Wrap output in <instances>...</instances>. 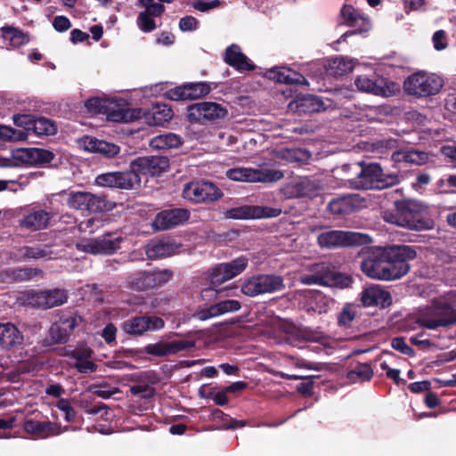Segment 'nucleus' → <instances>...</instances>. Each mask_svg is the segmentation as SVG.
<instances>
[{
	"label": "nucleus",
	"mask_w": 456,
	"mask_h": 456,
	"mask_svg": "<svg viewBox=\"0 0 456 456\" xmlns=\"http://www.w3.org/2000/svg\"><path fill=\"white\" fill-rule=\"evenodd\" d=\"M88 113L105 114L107 119L112 122L128 123L141 118L142 110L128 108L123 104L110 101L104 97H90L85 102Z\"/></svg>",
	"instance_id": "1"
},
{
	"label": "nucleus",
	"mask_w": 456,
	"mask_h": 456,
	"mask_svg": "<svg viewBox=\"0 0 456 456\" xmlns=\"http://www.w3.org/2000/svg\"><path fill=\"white\" fill-rule=\"evenodd\" d=\"M417 257L416 250L411 246L393 245L387 247L386 281L399 280L411 269L409 261Z\"/></svg>",
	"instance_id": "2"
},
{
	"label": "nucleus",
	"mask_w": 456,
	"mask_h": 456,
	"mask_svg": "<svg viewBox=\"0 0 456 456\" xmlns=\"http://www.w3.org/2000/svg\"><path fill=\"white\" fill-rule=\"evenodd\" d=\"M357 165L361 167L354 182L357 189L382 190L396 185L400 182L397 175H384L379 163L359 162Z\"/></svg>",
	"instance_id": "3"
},
{
	"label": "nucleus",
	"mask_w": 456,
	"mask_h": 456,
	"mask_svg": "<svg viewBox=\"0 0 456 456\" xmlns=\"http://www.w3.org/2000/svg\"><path fill=\"white\" fill-rule=\"evenodd\" d=\"M395 213L392 223L411 230L428 229L424 220L425 205L414 200H403L395 202Z\"/></svg>",
	"instance_id": "4"
},
{
	"label": "nucleus",
	"mask_w": 456,
	"mask_h": 456,
	"mask_svg": "<svg viewBox=\"0 0 456 456\" xmlns=\"http://www.w3.org/2000/svg\"><path fill=\"white\" fill-rule=\"evenodd\" d=\"M301 281L307 285L347 288L352 284L353 279L338 272L330 263L323 262L314 265L310 273L301 276Z\"/></svg>",
	"instance_id": "5"
},
{
	"label": "nucleus",
	"mask_w": 456,
	"mask_h": 456,
	"mask_svg": "<svg viewBox=\"0 0 456 456\" xmlns=\"http://www.w3.org/2000/svg\"><path fill=\"white\" fill-rule=\"evenodd\" d=\"M371 240L365 233L342 230H329L317 236V243L322 248L367 245Z\"/></svg>",
	"instance_id": "6"
},
{
	"label": "nucleus",
	"mask_w": 456,
	"mask_h": 456,
	"mask_svg": "<svg viewBox=\"0 0 456 456\" xmlns=\"http://www.w3.org/2000/svg\"><path fill=\"white\" fill-rule=\"evenodd\" d=\"M174 276L170 269H154L152 271H139L130 274L126 287L135 291H149L165 286Z\"/></svg>",
	"instance_id": "7"
},
{
	"label": "nucleus",
	"mask_w": 456,
	"mask_h": 456,
	"mask_svg": "<svg viewBox=\"0 0 456 456\" xmlns=\"http://www.w3.org/2000/svg\"><path fill=\"white\" fill-rule=\"evenodd\" d=\"M228 116V110L221 103L200 102L186 108V120L191 124L218 123Z\"/></svg>",
	"instance_id": "8"
},
{
	"label": "nucleus",
	"mask_w": 456,
	"mask_h": 456,
	"mask_svg": "<svg viewBox=\"0 0 456 456\" xmlns=\"http://www.w3.org/2000/svg\"><path fill=\"white\" fill-rule=\"evenodd\" d=\"M456 301L452 299L451 294L444 297L432 299V305L429 306V330H435L438 327H448L456 323Z\"/></svg>",
	"instance_id": "9"
},
{
	"label": "nucleus",
	"mask_w": 456,
	"mask_h": 456,
	"mask_svg": "<svg viewBox=\"0 0 456 456\" xmlns=\"http://www.w3.org/2000/svg\"><path fill=\"white\" fill-rule=\"evenodd\" d=\"M362 272L369 278L386 281L384 273L387 259V247H373L362 252Z\"/></svg>",
	"instance_id": "10"
},
{
	"label": "nucleus",
	"mask_w": 456,
	"mask_h": 456,
	"mask_svg": "<svg viewBox=\"0 0 456 456\" xmlns=\"http://www.w3.org/2000/svg\"><path fill=\"white\" fill-rule=\"evenodd\" d=\"M223 196V191L216 184L207 181L191 182L183 190V197L193 203L214 202Z\"/></svg>",
	"instance_id": "11"
},
{
	"label": "nucleus",
	"mask_w": 456,
	"mask_h": 456,
	"mask_svg": "<svg viewBox=\"0 0 456 456\" xmlns=\"http://www.w3.org/2000/svg\"><path fill=\"white\" fill-rule=\"evenodd\" d=\"M68 298L69 295L65 289H53L32 290L28 293L26 300L28 305L33 308L47 310L62 305L68 301Z\"/></svg>",
	"instance_id": "12"
},
{
	"label": "nucleus",
	"mask_w": 456,
	"mask_h": 456,
	"mask_svg": "<svg viewBox=\"0 0 456 456\" xmlns=\"http://www.w3.org/2000/svg\"><path fill=\"white\" fill-rule=\"evenodd\" d=\"M226 176L238 182L246 183H270L281 178L280 171L270 169H257L250 167H233L226 171Z\"/></svg>",
	"instance_id": "13"
},
{
	"label": "nucleus",
	"mask_w": 456,
	"mask_h": 456,
	"mask_svg": "<svg viewBox=\"0 0 456 456\" xmlns=\"http://www.w3.org/2000/svg\"><path fill=\"white\" fill-rule=\"evenodd\" d=\"M248 265V258L240 256L229 262L221 263L211 270L209 280L214 286H218L242 273Z\"/></svg>",
	"instance_id": "14"
},
{
	"label": "nucleus",
	"mask_w": 456,
	"mask_h": 456,
	"mask_svg": "<svg viewBox=\"0 0 456 456\" xmlns=\"http://www.w3.org/2000/svg\"><path fill=\"white\" fill-rule=\"evenodd\" d=\"M340 17L342 24L354 28V29L348 30L344 33L338 42L346 41V37L356 34H362L370 29V20L358 9L354 8L352 4H345L340 10Z\"/></svg>",
	"instance_id": "15"
},
{
	"label": "nucleus",
	"mask_w": 456,
	"mask_h": 456,
	"mask_svg": "<svg viewBox=\"0 0 456 456\" xmlns=\"http://www.w3.org/2000/svg\"><path fill=\"white\" fill-rule=\"evenodd\" d=\"M281 213V209L278 208L242 205L225 210L224 216L230 219L248 220L277 217Z\"/></svg>",
	"instance_id": "16"
},
{
	"label": "nucleus",
	"mask_w": 456,
	"mask_h": 456,
	"mask_svg": "<svg viewBox=\"0 0 456 456\" xmlns=\"http://www.w3.org/2000/svg\"><path fill=\"white\" fill-rule=\"evenodd\" d=\"M165 322L156 315L134 316L122 322L121 328L130 336H142L148 331L163 329Z\"/></svg>",
	"instance_id": "17"
},
{
	"label": "nucleus",
	"mask_w": 456,
	"mask_h": 456,
	"mask_svg": "<svg viewBox=\"0 0 456 456\" xmlns=\"http://www.w3.org/2000/svg\"><path fill=\"white\" fill-rule=\"evenodd\" d=\"M211 92L208 82L185 83L169 89L165 94L171 101H192L206 96Z\"/></svg>",
	"instance_id": "18"
},
{
	"label": "nucleus",
	"mask_w": 456,
	"mask_h": 456,
	"mask_svg": "<svg viewBox=\"0 0 456 456\" xmlns=\"http://www.w3.org/2000/svg\"><path fill=\"white\" fill-rule=\"evenodd\" d=\"M63 355L75 361L71 363V367L79 373L90 374L95 372L98 369V365L92 360L94 351L87 346L65 350Z\"/></svg>",
	"instance_id": "19"
},
{
	"label": "nucleus",
	"mask_w": 456,
	"mask_h": 456,
	"mask_svg": "<svg viewBox=\"0 0 456 456\" xmlns=\"http://www.w3.org/2000/svg\"><path fill=\"white\" fill-rule=\"evenodd\" d=\"M138 175H159L169 167V159L164 156L138 157L131 162Z\"/></svg>",
	"instance_id": "20"
},
{
	"label": "nucleus",
	"mask_w": 456,
	"mask_h": 456,
	"mask_svg": "<svg viewBox=\"0 0 456 456\" xmlns=\"http://www.w3.org/2000/svg\"><path fill=\"white\" fill-rule=\"evenodd\" d=\"M193 339H178L169 342L159 341L154 344H149L144 347V353L150 355L164 357L176 354L181 351H187L195 346Z\"/></svg>",
	"instance_id": "21"
},
{
	"label": "nucleus",
	"mask_w": 456,
	"mask_h": 456,
	"mask_svg": "<svg viewBox=\"0 0 456 456\" xmlns=\"http://www.w3.org/2000/svg\"><path fill=\"white\" fill-rule=\"evenodd\" d=\"M189 218L190 212L186 208H168L157 214L153 226L157 231H166L183 224Z\"/></svg>",
	"instance_id": "22"
},
{
	"label": "nucleus",
	"mask_w": 456,
	"mask_h": 456,
	"mask_svg": "<svg viewBox=\"0 0 456 456\" xmlns=\"http://www.w3.org/2000/svg\"><path fill=\"white\" fill-rule=\"evenodd\" d=\"M122 240L123 238L118 232H106L85 245V251L94 255H110L120 248V242Z\"/></svg>",
	"instance_id": "23"
},
{
	"label": "nucleus",
	"mask_w": 456,
	"mask_h": 456,
	"mask_svg": "<svg viewBox=\"0 0 456 456\" xmlns=\"http://www.w3.org/2000/svg\"><path fill=\"white\" fill-rule=\"evenodd\" d=\"M354 85L361 92L371 94L377 96L387 95V86L386 79L375 73L370 76H358L354 79Z\"/></svg>",
	"instance_id": "24"
},
{
	"label": "nucleus",
	"mask_w": 456,
	"mask_h": 456,
	"mask_svg": "<svg viewBox=\"0 0 456 456\" xmlns=\"http://www.w3.org/2000/svg\"><path fill=\"white\" fill-rule=\"evenodd\" d=\"M265 77L281 84L308 86L307 79L301 73L288 67H273L265 71Z\"/></svg>",
	"instance_id": "25"
},
{
	"label": "nucleus",
	"mask_w": 456,
	"mask_h": 456,
	"mask_svg": "<svg viewBox=\"0 0 456 456\" xmlns=\"http://www.w3.org/2000/svg\"><path fill=\"white\" fill-rule=\"evenodd\" d=\"M14 159L25 164L38 166L52 162L54 154L51 151L40 148H23L17 150Z\"/></svg>",
	"instance_id": "26"
},
{
	"label": "nucleus",
	"mask_w": 456,
	"mask_h": 456,
	"mask_svg": "<svg viewBox=\"0 0 456 456\" xmlns=\"http://www.w3.org/2000/svg\"><path fill=\"white\" fill-rule=\"evenodd\" d=\"M240 302L235 299L221 300L210 306L197 311L193 317L200 321H206L227 313L237 312L240 309Z\"/></svg>",
	"instance_id": "27"
},
{
	"label": "nucleus",
	"mask_w": 456,
	"mask_h": 456,
	"mask_svg": "<svg viewBox=\"0 0 456 456\" xmlns=\"http://www.w3.org/2000/svg\"><path fill=\"white\" fill-rule=\"evenodd\" d=\"M361 301L364 306L386 308L392 304L391 294L380 286H370L361 293Z\"/></svg>",
	"instance_id": "28"
},
{
	"label": "nucleus",
	"mask_w": 456,
	"mask_h": 456,
	"mask_svg": "<svg viewBox=\"0 0 456 456\" xmlns=\"http://www.w3.org/2000/svg\"><path fill=\"white\" fill-rule=\"evenodd\" d=\"M53 251L48 244H33L20 247L12 258L17 262L28 260L50 259Z\"/></svg>",
	"instance_id": "29"
},
{
	"label": "nucleus",
	"mask_w": 456,
	"mask_h": 456,
	"mask_svg": "<svg viewBox=\"0 0 456 456\" xmlns=\"http://www.w3.org/2000/svg\"><path fill=\"white\" fill-rule=\"evenodd\" d=\"M22 332L12 322H0V350L11 351L23 342Z\"/></svg>",
	"instance_id": "30"
},
{
	"label": "nucleus",
	"mask_w": 456,
	"mask_h": 456,
	"mask_svg": "<svg viewBox=\"0 0 456 456\" xmlns=\"http://www.w3.org/2000/svg\"><path fill=\"white\" fill-rule=\"evenodd\" d=\"M224 60L226 64L238 71H252L256 69L254 63L241 52L238 45L232 44L225 49Z\"/></svg>",
	"instance_id": "31"
},
{
	"label": "nucleus",
	"mask_w": 456,
	"mask_h": 456,
	"mask_svg": "<svg viewBox=\"0 0 456 456\" xmlns=\"http://www.w3.org/2000/svg\"><path fill=\"white\" fill-rule=\"evenodd\" d=\"M22 427L26 433L41 439L58 435L60 433L59 426L50 420L39 421L35 419H26L23 422Z\"/></svg>",
	"instance_id": "32"
},
{
	"label": "nucleus",
	"mask_w": 456,
	"mask_h": 456,
	"mask_svg": "<svg viewBox=\"0 0 456 456\" xmlns=\"http://www.w3.org/2000/svg\"><path fill=\"white\" fill-rule=\"evenodd\" d=\"M360 206L359 195L346 194L333 198L328 204V209L333 215L346 216Z\"/></svg>",
	"instance_id": "33"
},
{
	"label": "nucleus",
	"mask_w": 456,
	"mask_h": 456,
	"mask_svg": "<svg viewBox=\"0 0 456 456\" xmlns=\"http://www.w3.org/2000/svg\"><path fill=\"white\" fill-rule=\"evenodd\" d=\"M319 189V184L315 180L305 176L289 184L287 187V191L291 198H312L318 194Z\"/></svg>",
	"instance_id": "34"
},
{
	"label": "nucleus",
	"mask_w": 456,
	"mask_h": 456,
	"mask_svg": "<svg viewBox=\"0 0 456 456\" xmlns=\"http://www.w3.org/2000/svg\"><path fill=\"white\" fill-rule=\"evenodd\" d=\"M178 249V245L169 239L152 240L147 245L146 255L150 259L163 258L172 256Z\"/></svg>",
	"instance_id": "35"
},
{
	"label": "nucleus",
	"mask_w": 456,
	"mask_h": 456,
	"mask_svg": "<svg viewBox=\"0 0 456 456\" xmlns=\"http://www.w3.org/2000/svg\"><path fill=\"white\" fill-rule=\"evenodd\" d=\"M404 92L415 97L428 95V77L425 72H416L409 76L403 83Z\"/></svg>",
	"instance_id": "36"
},
{
	"label": "nucleus",
	"mask_w": 456,
	"mask_h": 456,
	"mask_svg": "<svg viewBox=\"0 0 456 456\" xmlns=\"http://www.w3.org/2000/svg\"><path fill=\"white\" fill-rule=\"evenodd\" d=\"M50 219L49 212L39 209L26 215L20 221V225L31 231L43 230L48 226Z\"/></svg>",
	"instance_id": "37"
},
{
	"label": "nucleus",
	"mask_w": 456,
	"mask_h": 456,
	"mask_svg": "<svg viewBox=\"0 0 456 456\" xmlns=\"http://www.w3.org/2000/svg\"><path fill=\"white\" fill-rule=\"evenodd\" d=\"M85 150L90 152L99 153L104 158L110 159L119 153L120 148L118 145L99 140L96 138H90L85 142Z\"/></svg>",
	"instance_id": "38"
},
{
	"label": "nucleus",
	"mask_w": 456,
	"mask_h": 456,
	"mask_svg": "<svg viewBox=\"0 0 456 456\" xmlns=\"http://www.w3.org/2000/svg\"><path fill=\"white\" fill-rule=\"evenodd\" d=\"M174 116L172 108L165 103H157L146 114V119L151 126H164Z\"/></svg>",
	"instance_id": "39"
},
{
	"label": "nucleus",
	"mask_w": 456,
	"mask_h": 456,
	"mask_svg": "<svg viewBox=\"0 0 456 456\" xmlns=\"http://www.w3.org/2000/svg\"><path fill=\"white\" fill-rule=\"evenodd\" d=\"M296 110L299 113H314L325 110L323 101L316 95L305 94L295 101Z\"/></svg>",
	"instance_id": "40"
},
{
	"label": "nucleus",
	"mask_w": 456,
	"mask_h": 456,
	"mask_svg": "<svg viewBox=\"0 0 456 456\" xmlns=\"http://www.w3.org/2000/svg\"><path fill=\"white\" fill-rule=\"evenodd\" d=\"M4 273L13 281L22 282L42 276L43 271L38 267L23 266L7 269Z\"/></svg>",
	"instance_id": "41"
},
{
	"label": "nucleus",
	"mask_w": 456,
	"mask_h": 456,
	"mask_svg": "<svg viewBox=\"0 0 456 456\" xmlns=\"http://www.w3.org/2000/svg\"><path fill=\"white\" fill-rule=\"evenodd\" d=\"M117 189L134 190L140 186L141 177L137 171L130 166V169L123 172H116Z\"/></svg>",
	"instance_id": "42"
},
{
	"label": "nucleus",
	"mask_w": 456,
	"mask_h": 456,
	"mask_svg": "<svg viewBox=\"0 0 456 456\" xmlns=\"http://www.w3.org/2000/svg\"><path fill=\"white\" fill-rule=\"evenodd\" d=\"M183 144L182 138L174 134L167 133L154 136L150 141V146L156 150H168L173 148H178Z\"/></svg>",
	"instance_id": "43"
},
{
	"label": "nucleus",
	"mask_w": 456,
	"mask_h": 456,
	"mask_svg": "<svg viewBox=\"0 0 456 456\" xmlns=\"http://www.w3.org/2000/svg\"><path fill=\"white\" fill-rule=\"evenodd\" d=\"M264 294L275 293L285 289L284 279L277 274H258Z\"/></svg>",
	"instance_id": "44"
},
{
	"label": "nucleus",
	"mask_w": 456,
	"mask_h": 456,
	"mask_svg": "<svg viewBox=\"0 0 456 456\" xmlns=\"http://www.w3.org/2000/svg\"><path fill=\"white\" fill-rule=\"evenodd\" d=\"M330 73L335 77L344 76L354 69V61L345 56H337L330 61Z\"/></svg>",
	"instance_id": "45"
},
{
	"label": "nucleus",
	"mask_w": 456,
	"mask_h": 456,
	"mask_svg": "<svg viewBox=\"0 0 456 456\" xmlns=\"http://www.w3.org/2000/svg\"><path fill=\"white\" fill-rule=\"evenodd\" d=\"M373 377V370L369 363H357L351 369L346 375V378L351 382H364L369 381Z\"/></svg>",
	"instance_id": "46"
},
{
	"label": "nucleus",
	"mask_w": 456,
	"mask_h": 456,
	"mask_svg": "<svg viewBox=\"0 0 456 456\" xmlns=\"http://www.w3.org/2000/svg\"><path fill=\"white\" fill-rule=\"evenodd\" d=\"M31 132L38 136L53 135L57 132L55 123L45 117H36Z\"/></svg>",
	"instance_id": "47"
},
{
	"label": "nucleus",
	"mask_w": 456,
	"mask_h": 456,
	"mask_svg": "<svg viewBox=\"0 0 456 456\" xmlns=\"http://www.w3.org/2000/svg\"><path fill=\"white\" fill-rule=\"evenodd\" d=\"M4 38L9 39L11 45L19 47L28 43L29 37L20 29L10 26H4L1 28Z\"/></svg>",
	"instance_id": "48"
},
{
	"label": "nucleus",
	"mask_w": 456,
	"mask_h": 456,
	"mask_svg": "<svg viewBox=\"0 0 456 456\" xmlns=\"http://www.w3.org/2000/svg\"><path fill=\"white\" fill-rule=\"evenodd\" d=\"M115 204L103 196H98L90 192L87 211L90 213H100L112 210Z\"/></svg>",
	"instance_id": "49"
},
{
	"label": "nucleus",
	"mask_w": 456,
	"mask_h": 456,
	"mask_svg": "<svg viewBox=\"0 0 456 456\" xmlns=\"http://www.w3.org/2000/svg\"><path fill=\"white\" fill-rule=\"evenodd\" d=\"M357 316V306L353 304H346L337 317L338 325L344 329L352 327L353 322Z\"/></svg>",
	"instance_id": "50"
},
{
	"label": "nucleus",
	"mask_w": 456,
	"mask_h": 456,
	"mask_svg": "<svg viewBox=\"0 0 456 456\" xmlns=\"http://www.w3.org/2000/svg\"><path fill=\"white\" fill-rule=\"evenodd\" d=\"M241 292L250 297L263 295L261 281L258 275H253L245 279L240 285Z\"/></svg>",
	"instance_id": "51"
},
{
	"label": "nucleus",
	"mask_w": 456,
	"mask_h": 456,
	"mask_svg": "<svg viewBox=\"0 0 456 456\" xmlns=\"http://www.w3.org/2000/svg\"><path fill=\"white\" fill-rule=\"evenodd\" d=\"M89 194L87 191H72L69 194L67 199V205L69 208L87 211V204L89 203Z\"/></svg>",
	"instance_id": "52"
},
{
	"label": "nucleus",
	"mask_w": 456,
	"mask_h": 456,
	"mask_svg": "<svg viewBox=\"0 0 456 456\" xmlns=\"http://www.w3.org/2000/svg\"><path fill=\"white\" fill-rule=\"evenodd\" d=\"M69 335L66 332V330L62 327L58 326L53 322L49 329V336L45 339V342L50 340L48 345L65 344L69 338Z\"/></svg>",
	"instance_id": "53"
},
{
	"label": "nucleus",
	"mask_w": 456,
	"mask_h": 456,
	"mask_svg": "<svg viewBox=\"0 0 456 456\" xmlns=\"http://www.w3.org/2000/svg\"><path fill=\"white\" fill-rule=\"evenodd\" d=\"M82 322V318L78 315H62L60 317L58 322L55 323L66 330V332L70 336L74 331L75 328L78 326L79 322Z\"/></svg>",
	"instance_id": "54"
},
{
	"label": "nucleus",
	"mask_w": 456,
	"mask_h": 456,
	"mask_svg": "<svg viewBox=\"0 0 456 456\" xmlns=\"http://www.w3.org/2000/svg\"><path fill=\"white\" fill-rule=\"evenodd\" d=\"M27 138L26 133L14 128L0 126V139L5 141H23Z\"/></svg>",
	"instance_id": "55"
},
{
	"label": "nucleus",
	"mask_w": 456,
	"mask_h": 456,
	"mask_svg": "<svg viewBox=\"0 0 456 456\" xmlns=\"http://www.w3.org/2000/svg\"><path fill=\"white\" fill-rule=\"evenodd\" d=\"M137 25L142 31L146 33L151 32L156 28L155 20L145 11L139 13L137 17Z\"/></svg>",
	"instance_id": "56"
},
{
	"label": "nucleus",
	"mask_w": 456,
	"mask_h": 456,
	"mask_svg": "<svg viewBox=\"0 0 456 456\" xmlns=\"http://www.w3.org/2000/svg\"><path fill=\"white\" fill-rule=\"evenodd\" d=\"M139 3L151 16L159 17L165 12V6L160 3H154V0H139Z\"/></svg>",
	"instance_id": "57"
},
{
	"label": "nucleus",
	"mask_w": 456,
	"mask_h": 456,
	"mask_svg": "<svg viewBox=\"0 0 456 456\" xmlns=\"http://www.w3.org/2000/svg\"><path fill=\"white\" fill-rule=\"evenodd\" d=\"M95 183L102 187L117 189L116 172H108L98 175L95 178Z\"/></svg>",
	"instance_id": "58"
},
{
	"label": "nucleus",
	"mask_w": 456,
	"mask_h": 456,
	"mask_svg": "<svg viewBox=\"0 0 456 456\" xmlns=\"http://www.w3.org/2000/svg\"><path fill=\"white\" fill-rule=\"evenodd\" d=\"M227 394L228 393L225 391V388H223L217 392H216L215 388H211L205 397L211 398L216 405L224 406L229 403V397Z\"/></svg>",
	"instance_id": "59"
},
{
	"label": "nucleus",
	"mask_w": 456,
	"mask_h": 456,
	"mask_svg": "<svg viewBox=\"0 0 456 456\" xmlns=\"http://www.w3.org/2000/svg\"><path fill=\"white\" fill-rule=\"evenodd\" d=\"M13 123L17 126L23 127L26 131H31V126L34 125L36 119L35 116L28 114H18L13 116Z\"/></svg>",
	"instance_id": "60"
},
{
	"label": "nucleus",
	"mask_w": 456,
	"mask_h": 456,
	"mask_svg": "<svg viewBox=\"0 0 456 456\" xmlns=\"http://www.w3.org/2000/svg\"><path fill=\"white\" fill-rule=\"evenodd\" d=\"M391 346L395 350L399 351L401 354L405 355L411 356L414 354V350L406 344L405 339L403 337L394 338L391 341Z\"/></svg>",
	"instance_id": "61"
},
{
	"label": "nucleus",
	"mask_w": 456,
	"mask_h": 456,
	"mask_svg": "<svg viewBox=\"0 0 456 456\" xmlns=\"http://www.w3.org/2000/svg\"><path fill=\"white\" fill-rule=\"evenodd\" d=\"M434 48L436 51H443L448 46L447 34L444 30L440 29L434 33L432 37Z\"/></svg>",
	"instance_id": "62"
},
{
	"label": "nucleus",
	"mask_w": 456,
	"mask_h": 456,
	"mask_svg": "<svg viewBox=\"0 0 456 456\" xmlns=\"http://www.w3.org/2000/svg\"><path fill=\"white\" fill-rule=\"evenodd\" d=\"M57 407L59 410L65 413V419L68 422L74 421L77 416L76 411L70 405V403L64 398H61L57 403Z\"/></svg>",
	"instance_id": "63"
},
{
	"label": "nucleus",
	"mask_w": 456,
	"mask_h": 456,
	"mask_svg": "<svg viewBox=\"0 0 456 456\" xmlns=\"http://www.w3.org/2000/svg\"><path fill=\"white\" fill-rule=\"evenodd\" d=\"M198 26L199 20L191 15L183 17L179 20V28L182 31H193L198 28Z\"/></svg>",
	"instance_id": "64"
}]
</instances>
